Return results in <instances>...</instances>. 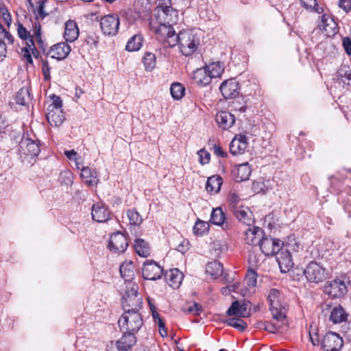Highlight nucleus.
<instances>
[{"label": "nucleus", "instance_id": "nucleus-6", "mask_svg": "<svg viewBox=\"0 0 351 351\" xmlns=\"http://www.w3.org/2000/svg\"><path fill=\"white\" fill-rule=\"evenodd\" d=\"M347 281L343 279L336 278L324 286V293L332 298H341L348 292Z\"/></svg>", "mask_w": 351, "mask_h": 351}, {"label": "nucleus", "instance_id": "nucleus-60", "mask_svg": "<svg viewBox=\"0 0 351 351\" xmlns=\"http://www.w3.org/2000/svg\"><path fill=\"white\" fill-rule=\"evenodd\" d=\"M338 5L346 12H348L351 10V0H339Z\"/></svg>", "mask_w": 351, "mask_h": 351}, {"label": "nucleus", "instance_id": "nucleus-28", "mask_svg": "<svg viewBox=\"0 0 351 351\" xmlns=\"http://www.w3.org/2000/svg\"><path fill=\"white\" fill-rule=\"evenodd\" d=\"M212 77L205 66L197 69L193 73V80L199 86H205L212 81Z\"/></svg>", "mask_w": 351, "mask_h": 351}, {"label": "nucleus", "instance_id": "nucleus-17", "mask_svg": "<svg viewBox=\"0 0 351 351\" xmlns=\"http://www.w3.org/2000/svg\"><path fill=\"white\" fill-rule=\"evenodd\" d=\"M71 47L66 43H60L51 47L47 56L58 60L65 59L71 51Z\"/></svg>", "mask_w": 351, "mask_h": 351}, {"label": "nucleus", "instance_id": "nucleus-23", "mask_svg": "<svg viewBox=\"0 0 351 351\" xmlns=\"http://www.w3.org/2000/svg\"><path fill=\"white\" fill-rule=\"evenodd\" d=\"M334 80H336L343 88H348L351 86V69L350 67L346 65L341 66L337 72Z\"/></svg>", "mask_w": 351, "mask_h": 351}, {"label": "nucleus", "instance_id": "nucleus-29", "mask_svg": "<svg viewBox=\"0 0 351 351\" xmlns=\"http://www.w3.org/2000/svg\"><path fill=\"white\" fill-rule=\"evenodd\" d=\"M348 317V314L345 311L344 308L339 305L332 309L329 319L333 324H337L346 322Z\"/></svg>", "mask_w": 351, "mask_h": 351}, {"label": "nucleus", "instance_id": "nucleus-32", "mask_svg": "<svg viewBox=\"0 0 351 351\" xmlns=\"http://www.w3.org/2000/svg\"><path fill=\"white\" fill-rule=\"evenodd\" d=\"M134 265L132 261H125L119 268L121 276L125 281L130 282L134 276Z\"/></svg>", "mask_w": 351, "mask_h": 351}, {"label": "nucleus", "instance_id": "nucleus-48", "mask_svg": "<svg viewBox=\"0 0 351 351\" xmlns=\"http://www.w3.org/2000/svg\"><path fill=\"white\" fill-rule=\"evenodd\" d=\"M241 198L235 193L230 192L228 194V202L232 212L233 211V210L237 209L239 207H240L239 206Z\"/></svg>", "mask_w": 351, "mask_h": 351}, {"label": "nucleus", "instance_id": "nucleus-15", "mask_svg": "<svg viewBox=\"0 0 351 351\" xmlns=\"http://www.w3.org/2000/svg\"><path fill=\"white\" fill-rule=\"evenodd\" d=\"M319 27L328 37L335 36L339 31L337 23L333 18L327 14L322 15Z\"/></svg>", "mask_w": 351, "mask_h": 351}, {"label": "nucleus", "instance_id": "nucleus-55", "mask_svg": "<svg viewBox=\"0 0 351 351\" xmlns=\"http://www.w3.org/2000/svg\"><path fill=\"white\" fill-rule=\"evenodd\" d=\"M202 306L198 303L194 302L193 304L187 308L186 312L193 315H199L202 312Z\"/></svg>", "mask_w": 351, "mask_h": 351}, {"label": "nucleus", "instance_id": "nucleus-51", "mask_svg": "<svg viewBox=\"0 0 351 351\" xmlns=\"http://www.w3.org/2000/svg\"><path fill=\"white\" fill-rule=\"evenodd\" d=\"M250 302L239 304V317H247L250 315Z\"/></svg>", "mask_w": 351, "mask_h": 351}, {"label": "nucleus", "instance_id": "nucleus-7", "mask_svg": "<svg viewBox=\"0 0 351 351\" xmlns=\"http://www.w3.org/2000/svg\"><path fill=\"white\" fill-rule=\"evenodd\" d=\"M283 245L284 243L281 240L274 239L270 236L265 235L264 233L259 247L265 256H272L279 252L282 250Z\"/></svg>", "mask_w": 351, "mask_h": 351}, {"label": "nucleus", "instance_id": "nucleus-36", "mask_svg": "<svg viewBox=\"0 0 351 351\" xmlns=\"http://www.w3.org/2000/svg\"><path fill=\"white\" fill-rule=\"evenodd\" d=\"M29 87L21 88L16 94V101L18 104L26 106L32 100Z\"/></svg>", "mask_w": 351, "mask_h": 351}, {"label": "nucleus", "instance_id": "nucleus-62", "mask_svg": "<svg viewBox=\"0 0 351 351\" xmlns=\"http://www.w3.org/2000/svg\"><path fill=\"white\" fill-rule=\"evenodd\" d=\"M213 245L215 250H219V252H224L228 248L227 245L225 243H222L220 241H215Z\"/></svg>", "mask_w": 351, "mask_h": 351}, {"label": "nucleus", "instance_id": "nucleus-19", "mask_svg": "<svg viewBox=\"0 0 351 351\" xmlns=\"http://www.w3.org/2000/svg\"><path fill=\"white\" fill-rule=\"evenodd\" d=\"M264 231L262 228L256 226L249 228L245 233V241L248 245H256L261 242Z\"/></svg>", "mask_w": 351, "mask_h": 351}, {"label": "nucleus", "instance_id": "nucleus-45", "mask_svg": "<svg viewBox=\"0 0 351 351\" xmlns=\"http://www.w3.org/2000/svg\"><path fill=\"white\" fill-rule=\"evenodd\" d=\"M274 322H270L267 324V331L274 333L277 330L284 329L287 325V315H285V321H280L278 319H274Z\"/></svg>", "mask_w": 351, "mask_h": 351}, {"label": "nucleus", "instance_id": "nucleus-61", "mask_svg": "<svg viewBox=\"0 0 351 351\" xmlns=\"http://www.w3.org/2000/svg\"><path fill=\"white\" fill-rule=\"evenodd\" d=\"M190 243L187 240H183L178 246L177 250L184 254L189 249Z\"/></svg>", "mask_w": 351, "mask_h": 351}, {"label": "nucleus", "instance_id": "nucleus-22", "mask_svg": "<svg viewBox=\"0 0 351 351\" xmlns=\"http://www.w3.org/2000/svg\"><path fill=\"white\" fill-rule=\"evenodd\" d=\"M215 121L221 128L228 130L234 125L235 117L229 112L221 111L216 114Z\"/></svg>", "mask_w": 351, "mask_h": 351}, {"label": "nucleus", "instance_id": "nucleus-58", "mask_svg": "<svg viewBox=\"0 0 351 351\" xmlns=\"http://www.w3.org/2000/svg\"><path fill=\"white\" fill-rule=\"evenodd\" d=\"M342 45L347 55L351 56V39L349 37H344Z\"/></svg>", "mask_w": 351, "mask_h": 351}, {"label": "nucleus", "instance_id": "nucleus-57", "mask_svg": "<svg viewBox=\"0 0 351 351\" xmlns=\"http://www.w3.org/2000/svg\"><path fill=\"white\" fill-rule=\"evenodd\" d=\"M214 154L219 157L226 158L228 156L226 152H225L221 147L219 145L215 144L213 147Z\"/></svg>", "mask_w": 351, "mask_h": 351}, {"label": "nucleus", "instance_id": "nucleus-10", "mask_svg": "<svg viewBox=\"0 0 351 351\" xmlns=\"http://www.w3.org/2000/svg\"><path fill=\"white\" fill-rule=\"evenodd\" d=\"M321 344L325 351H339L343 345V341L336 332H330L324 336Z\"/></svg>", "mask_w": 351, "mask_h": 351}, {"label": "nucleus", "instance_id": "nucleus-12", "mask_svg": "<svg viewBox=\"0 0 351 351\" xmlns=\"http://www.w3.org/2000/svg\"><path fill=\"white\" fill-rule=\"evenodd\" d=\"M128 246L126 237L121 232H117L110 236L108 247L110 251L116 253L124 252Z\"/></svg>", "mask_w": 351, "mask_h": 351}, {"label": "nucleus", "instance_id": "nucleus-64", "mask_svg": "<svg viewBox=\"0 0 351 351\" xmlns=\"http://www.w3.org/2000/svg\"><path fill=\"white\" fill-rule=\"evenodd\" d=\"M64 154L71 160L76 161L77 160V154L73 149L65 151Z\"/></svg>", "mask_w": 351, "mask_h": 351}, {"label": "nucleus", "instance_id": "nucleus-34", "mask_svg": "<svg viewBox=\"0 0 351 351\" xmlns=\"http://www.w3.org/2000/svg\"><path fill=\"white\" fill-rule=\"evenodd\" d=\"M134 247L136 254L143 258L150 255V247L149 243L143 239H136L134 241Z\"/></svg>", "mask_w": 351, "mask_h": 351}, {"label": "nucleus", "instance_id": "nucleus-27", "mask_svg": "<svg viewBox=\"0 0 351 351\" xmlns=\"http://www.w3.org/2000/svg\"><path fill=\"white\" fill-rule=\"evenodd\" d=\"M79 29L77 23L73 20H69L65 23L64 38L66 42L72 43L77 40Z\"/></svg>", "mask_w": 351, "mask_h": 351}, {"label": "nucleus", "instance_id": "nucleus-33", "mask_svg": "<svg viewBox=\"0 0 351 351\" xmlns=\"http://www.w3.org/2000/svg\"><path fill=\"white\" fill-rule=\"evenodd\" d=\"M225 214L221 208L217 207L213 209L210 219L212 223L219 226L225 225V227L223 228L225 230L228 228V224L225 223Z\"/></svg>", "mask_w": 351, "mask_h": 351}, {"label": "nucleus", "instance_id": "nucleus-8", "mask_svg": "<svg viewBox=\"0 0 351 351\" xmlns=\"http://www.w3.org/2000/svg\"><path fill=\"white\" fill-rule=\"evenodd\" d=\"M120 25L119 18L116 14H108L100 20V27L103 34L108 36H116Z\"/></svg>", "mask_w": 351, "mask_h": 351}, {"label": "nucleus", "instance_id": "nucleus-47", "mask_svg": "<svg viewBox=\"0 0 351 351\" xmlns=\"http://www.w3.org/2000/svg\"><path fill=\"white\" fill-rule=\"evenodd\" d=\"M208 229L209 225L208 223L198 219L193 226V232L196 235H202L204 232H207Z\"/></svg>", "mask_w": 351, "mask_h": 351}, {"label": "nucleus", "instance_id": "nucleus-26", "mask_svg": "<svg viewBox=\"0 0 351 351\" xmlns=\"http://www.w3.org/2000/svg\"><path fill=\"white\" fill-rule=\"evenodd\" d=\"M97 176L98 173L94 168L84 167L81 169V178L84 182L89 186L97 184L99 182Z\"/></svg>", "mask_w": 351, "mask_h": 351}, {"label": "nucleus", "instance_id": "nucleus-2", "mask_svg": "<svg viewBox=\"0 0 351 351\" xmlns=\"http://www.w3.org/2000/svg\"><path fill=\"white\" fill-rule=\"evenodd\" d=\"M124 313L119 319V326L123 332H137L143 325V319L138 312L139 308L135 306L128 307L126 304L123 306Z\"/></svg>", "mask_w": 351, "mask_h": 351}, {"label": "nucleus", "instance_id": "nucleus-14", "mask_svg": "<svg viewBox=\"0 0 351 351\" xmlns=\"http://www.w3.org/2000/svg\"><path fill=\"white\" fill-rule=\"evenodd\" d=\"M219 89L226 99L234 98L239 95V83L234 79L225 80L221 84Z\"/></svg>", "mask_w": 351, "mask_h": 351}, {"label": "nucleus", "instance_id": "nucleus-63", "mask_svg": "<svg viewBox=\"0 0 351 351\" xmlns=\"http://www.w3.org/2000/svg\"><path fill=\"white\" fill-rule=\"evenodd\" d=\"M7 48L3 40H0V62L6 57Z\"/></svg>", "mask_w": 351, "mask_h": 351}, {"label": "nucleus", "instance_id": "nucleus-44", "mask_svg": "<svg viewBox=\"0 0 351 351\" xmlns=\"http://www.w3.org/2000/svg\"><path fill=\"white\" fill-rule=\"evenodd\" d=\"M130 223L133 226H139L143 222V217L135 209H130L127 211Z\"/></svg>", "mask_w": 351, "mask_h": 351}, {"label": "nucleus", "instance_id": "nucleus-3", "mask_svg": "<svg viewBox=\"0 0 351 351\" xmlns=\"http://www.w3.org/2000/svg\"><path fill=\"white\" fill-rule=\"evenodd\" d=\"M267 301L273 319L285 321L287 304L284 302L283 295L280 291L276 289H270L267 295Z\"/></svg>", "mask_w": 351, "mask_h": 351}, {"label": "nucleus", "instance_id": "nucleus-56", "mask_svg": "<svg viewBox=\"0 0 351 351\" xmlns=\"http://www.w3.org/2000/svg\"><path fill=\"white\" fill-rule=\"evenodd\" d=\"M32 50H35V48L34 49L33 47H32ZM29 50H31V49L27 45V47L21 49V53H22L23 58L27 60V62L28 63L32 64L33 60H32V56L29 53Z\"/></svg>", "mask_w": 351, "mask_h": 351}, {"label": "nucleus", "instance_id": "nucleus-21", "mask_svg": "<svg viewBox=\"0 0 351 351\" xmlns=\"http://www.w3.org/2000/svg\"><path fill=\"white\" fill-rule=\"evenodd\" d=\"M247 147V138L244 135L236 136L230 144V152L232 155L241 154Z\"/></svg>", "mask_w": 351, "mask_h": 351}, {"label": "nucleus", "instance_id": "nucleus-43", "mask_svg": "<svg viewBox=\"0 0 351 351\" xmlns=\"http://www.w3.org/2000/svg\"><path fill=\"white\" fill-rule=\"evenodd\" d=\"M302 6L309 12L322 13L323 8L318 6L317 0H300Z\"/></svg>", "mask_w": 351, "mask_h": 351}, {"label": "nucleus", "instance_id": "nucleus-31", "mask_svg": "<svg viewBox=\"0 0 351 351\" xmlns=\"http://www.w3.org/2000/svg\"><path fill=\"white\" fill-rule=\"evenodd\" d=\"M223 183L221 177L215 175L209 177L206 184V189L210 193H217Z\"/></svg>", "mask_w": 351, "mask_h": 351}, {"label": "nucleus", "instance_id": "nucleus-41", "mask_svg": "<svg viewBox=\"0 0 351 351\" xmlns=\"http://www.w3.org/2000/svg\"><path fill=\"white\" fill-rule=\"evenodd\" d=\"M225 323L228 326H232L241 332L244 331L247 327V323L241 318L238 317L227 319L225 321Z\"/></svg>", "mask_w": 351, "mask_h": 351}, {"label": "nucleus", "instance_id": "nucleus-13", "mask_svg": "<svg viewBox=\"0 0 351 351\" xmlns=\"http://www.w3.org/2000/svg\"><path fill=\"white\" fill-rule=\"evenodd\" d=\"M138 286L135 283H132L128 290H127L123 297V306L126 304V306L133 307L136 308H141V298L138 293Z\"/></svg>", "mask_w": 351, "mask_h": 351}, {"label": "nucleus", "instance_id": "nucleus-53", "mask_svg": "<svg viewBox=\"0 0 351 351\" xmlns=\"http://www.w3.org/2000/svg\"><path fill=\"white\" fill-rule=\"evenodd\" d=\"M42 72L44 76V79L45 81H49L51 78L50 77V67L49 65V62L47 60H42Z\"/></svg>", "mask_w": 351, "mask_h": 351}, {"label": "nucleus", "instance_id": "nucleus-52", "mask_svg": "<svg viewBox=\"0 0 351 351\" xmlns=\"http://www.w3.org/2000/svg\"><path fill=\"white\" fill-rule=\"evenodd\" d=\"M52 99L53 102L49 106L48 108H51V110H62L61 108L62 106V101L60 97L56 95H53Z\"/></svg>", "mask_w": 351, "mask_h": 351}, {"label": "nucleus", "instance_id": "nucleus-11", "mask_svg": "<svg viewBox=\"0 0 351 351\" xmlns=\"http://www.w3.org/2000/svg\"><path fill=\"white\" fill-rule=\"evenodd\" d=\"M18 151L21 157L37 156L40 149L39 145L34 141L28 138H23L19 145Z\"/></svg>", "mask_w": 351, "mask_h": 351}, {"label": "nucleus", "instance_id": "nucleus-50", "mask_svg": "<svg viewBox=\"0 0 351 351\" xmlns=\"http://www.w3.org/2000/svg\"><path fill=\"white\" fill-rule=\"evenodd\" d=\"M199 156V162L201 165H204L209 163L210 160V154L204 149H202L197 152Z\"/></svg>", "mask_w": 351, "mask_h": 351}, {"label": "nucleus", "instance_id": "nucleus-16", "mask_svg": "<svg viewBox=\"0 0 351 351\" xmlns=\"http://www.w3.org/2000/svg\"><path fill=\"white\" fill-rule=\"evenodd\" d=\"M92 219L99 223H104L110 219V212L104 204L97 203L93 205Z\"/></svg>", "mask_w": 351, "mask_h": 351}, {"label": "nucleus", "instance_id": "nucleus-25", "mask_svg": "<svg viewBox=\"0 0 351 351\" xmlns=\"http://www.w3.org/2000/svg\"><path fill=\"white\" fill-rule=\"evenodd\" d=\"M232 213L240 222L247 226H251L254 223L253 215L248 207L241 206L237 209L233 210Z\"/></svg>", "mask_w": 351, "mask_h": 351}, {"label": "nucleus", "instance_id": "nucleus-39", "mask_svg": "<svg viewBox=\"0 0 351 351\" xmlns=\"http://www.w3.org/2000/svg\"><path fill=\"white\" fill-rule=\"evenodd\" d=\"M17 33H18V36L20 38H21L23 40H27V45L29 47L30 49H32V47H33L34 48L35 47L34 40H33L29 32L21 23H18Z\"/></svg>", "mask_w": 351, "mask_h": 351}, {"label": "nucleus", "instance_id": "nucleus-24", "mask_svg": "<svg viewBox=\"0 0 351 351\" xmlns=\"http://www.w3.org/2000/svg\"><path fill=\"white\" fill-rule=\"evenodd\" d=\"M165 278L170 287L177 289L180 286L184 275L178 269L174 268L167 271Z\"/></svg>", "mask_w": 351, "mask_h": 351}, {"label": "nucleus", "instance_id": "nucleus-20", "mask_svg": "<svg viewBox=\"0 0 351 351\" xmlns=\"http://www.w3.org/2000/svg\"><path fill=\"white\" fill-rule=\"evenodd\" d=\"M274 255L276 256V261L280 268L282 272H286L287 270H289L293 265L292 258L290 252L287 250H282L277 252Z\"/></svg>", "mask_w": 351, "mask_h": 351}, {"label": "nucleus", "instance_id": "nucleus-5", "mask_svg": "<svg viewBox=\"0 0 351 351\" xmlns=\"http://www.w3.org/2000/svg\"><path fill=\"white\" fill-rule=\"evenodd\" d=\"M304 274L308 282L317 284L328 278V271L317 262L311 261L304 269Z\"/></svg>", "mask_w": 351, "mask_h": 351}, {"label": "nucleus", "instance_id": "nucleus-49", "mask_svg": "<svg viewBox=\"0 0 351 351\" xmlns=\"http://www.w3.org/2000/svg\"><path fill=\"white\" fill-rule=\"evenodd\" d=\"M59 179L62 184L71 185L73 183V174L70 171H63L60 173Z\"/></svg>", "mask_w": 351, "mask_h": 351}, {"label": "nucleus", "instance_id": "nucleus-59", "mask_svg": "<svg viewBox=\"0 0 351 351\" xmlns=\"http://www.w3.org/2000/svg\"><path fill=\"white\" fill-rule=\"evenodd\" d=\"M0 13L6 25L10 26L12 22V16L8 10L5 8L1 9Z\"/></svg>", "mask_w": 351, "mask_h": 351}, {"label": "nucleus", "instance_id": "nucleus-1", "mask_svg": "<svg viewBox=\"0 0 351 351\" xmlns=\"http://www.w3.org/2000/svg\"><path fill=\"white\" fill-rule=\"evenodd\" d=\"M160 32L165 34L164 45L171 48L178 45L185 56L193 54L200 45L199 36L195 30L184 29L177 33L176 30L162 27Z\"/></svg>", "mask_w": 351, "mask_h": 351}, {"label": "nucleus", "instance_id": "nucleus-30", "mask_svg": "<svg viewBox=\"0 0 351 351\" xmlns=\"http://www.w3.org/2000/svg\"><path fill=\"white\" fill-rule=\"evenodd\" d=\"M47 113L46 114L48 122L51 126H59L64 120V116L62 110H53L51 108H47Z\"/></svg>", "mask_w": 351, "mask_h": 351}, {"label": "nucleus", "instance_id": "nucleus-42", "mask_svg": "<svg viewBox=\"0 0 351 351\" xmlns=\"http://www.w3.org/2000/svg\"><path fill=\"white\" fill-rule=\"evenodd\" d=\"M156 56L154 53L152 52H145L143 58V62L144 64L145 68L146 71H152L156 66Z\"/></svg>", "mask_w": 351, "mask_h": 351}, {"label": "nucleus", "instance_id": "nucleus-18", "mask_svg": "<svg viewBox=\"0 0 351 351\" xmlns=\"http://www.w3.org/2000/svg\"><path fill=\"white\" fill-rule=\"evenodd\" d=\"M251 173L252 169L247 162L235 166L232 171V177L237 182L247 180Z\"/></svg>", "mask_w": 351, "mask_h": 351}, {"label": "nucleus", "instance_id": "nucleus-54", "mask_svg": "<svg viewBox=\"0 0 351 351\" xmlns=\"http://www.w3.org/2000/svg\"><path fill=\"white\" fill-rule=\"evenodd\" d=\"M239 302L234 301L232 303L231 306L228 309L226 314L228 316L237 315L239 316Z\"/></svg>", "mask_w": 351, "mask_h": 351}, {"label": "nucleus", "instance_id": "nucleus-40", "mask_svg": "<svg viewBox=\"0 0 351 351\" xmlns=\"http://www.w3.org/2000/svg\"><path fill=\"white\" fill-rule=\"evenodd\" d=\"M171 95L174 99L179 100L184 95L185 88L178 82L173 83L170 88Z\"/></svg>", "mask_w": 351, "mask_h": 351}, {"label": "nucleus", "instance_id": "nucleus-4", "mask_svg": "<svg viewBox=\"0 0 351 351\" xmlns=\"http://www.w3.org/2000/svg\"><path fill=\"white\" fill-rule=\"evenodd\" d=\"M157 21L159 23L156 29V32L160 34L162 39L165 38V34L160 32L162 27H166L171 30H175L173 25L178 21V12L170 6H165L158 10L156 15Z\"/></svg>", "mask_w": 351, "mask_h": 351}, {"label": "nucleus", "instance_id": "nucleus-38", "mask_svg": "<svg viewBox=\"0 0 351 351\" xmlns=\"http://www.w3.org/2000/svg\"><path fill=\"white\" fill-rule=\"evenodd\" d=\"M206 271L207 274L217 278L222 274L223 265L217 261L210 262L206 265Z\"/></svg>", "mask_w": 351, "mask_h": 351}, {"label": "nucleus", "instance_id": "nucleus-35", "mask_svg": "<svg viewBox=\"0 0 351 351\" xmlns=\"http://www.w3.org/2000/svg\"><path fill=\"white\" fill-rule=\"evenodd\" d=\"M143 37L140 34L132 36L127 43L125 49L128 51H138L142 47Z\"/></svg>", "mask_w": 351, "mask_h": 351}, {"label": "nucleus", "instance_id": "nucleus-37", "mask_svg": "<svg viewBox=\"0 0 351 351\" xmlns=\"http://www.w3.org/2000/svg\"><path fill=\"white\" fill-rule=\"evenodd\" d=\"M205 68L212 78L220 77L224 71V65L220 62H213L205 66Z\"/></svg>", "mask_w": 351, "mask_h": 351}, {"label": "nucleus", "instance_id": "nucleus-46", "mask_svg": "<svg viewBox=\"0 0 351 351\" xmlns=\"http://www.w3.org/2000/svg\"><path fill=\"white\" fill-rule=\"evenodd\" d=\"M257 274L254 269L249 268L245 278V282L249 287L256 286Z\"/></svg>", "mask_w": 351, "mask_h": 351}, {"label": "nucleus", "instance_id": "nucleus-9", "mask_svg": "<svg viewBox=\"0 0 351 351\" xmlns=\"http://www.w3.org/2000/svg\"><path fill=\"white\" fill-rule=\"evenodd\" d=\"M163 274V269L156 262L146 260L143 263L142 275L143 278L149 280L160 279Z\"/></svg>", "mask_w": 351, "mask_h": 351}]
</instances>
